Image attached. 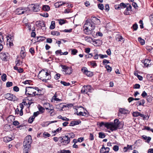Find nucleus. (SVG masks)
I'll use <instances>...</instances> for the list:
<instances>
[{
    "mask_svg": "<svg viewBox=\"0 0 153 153\" xmlns=\"http://www.w3.org/2000/svg\"><path fill=\"white\" fill-rule=\"evenodd\" d=\"M114 123H104L103 122H101L100 124V126H102L103 125H104L105 127H106L107 128L113 131L114 130H116L118 128L120 127V125H122V123H121L119 122V120L117 119H115L114 120Z\"/></svg>",
    "mask_w": 153,
    "mask_h": 153,
    "instance_id": "nucleus-1",
    "label": "nucleus"
},
{
    "mask_svg": "<svg viewBox=\"0 0 153 153\" xmlns=\"http://www.w3.org/2000/svg\"><path fill=\"white\" fill-rule=\"evenodd\" d=\"M95 26L94 24H93L91 22H89L88 21H87L86 23L84 25L83 30L84 33L86 34L93 35L94 34V30Z\"/></svg>",
    "mask_w": 153,
    "mask_h": 153,
    "instance_id": "nucleus-2",
    "label": "nucleus"
},
{
    "mask_svg": "<svg viewBox=\"0 0 153 153\" xmlns=\"http://www.w3.org/2000/svg\"><path fill=\"white\" fill-rule=\"evenodd\" d=\"M31 137L30 135L26 136L23 143L24 153H28L30 150V144L32 142Z\"/></svg>",
    "mask_w": 153,
    "mask_h": 153,
    "instance_id": "nucleus-3",
    "label": "nucleus"
},
{
    "mask_svg": "<svg viewBox=\"0 0 153 153\" xmlns=\"http://www.w3.org/2000/svg\"><path fill=\"white\" fill-rule=\"evenodd\" d=\"M41 91L37 88H35L31 87H27L26 88L25 94L32 96L38 95L40 94L39 91Z\"/></svg>",
    "mask_w": 153,
    "mask_h": 153,
    "instance_id": "nucleus-4",
    "label": "nucleus"
},
{
    "mask_svg": "<svg viewBox=\"0 0 153 153\" xmlns=\"http://www.w3.org/2000/svg\"><path fill=\"white\" fill-rule=\"evenodd\" d=\"M38 77L39 79L45 82H47V80L51 78L50 73L46 72L44 70L40 72Z\"/></svg>",
    "mask_w": 153,
    "mask_h": 153,
    "instance_id": "nucleus-5",
    "label": "nucleus"
},
{
    "mask_svg": "<svg viewBox=\"0 0 153 153\" xmlns=\"http://www.w3.org/2000/svg\"><path fill=\"white\" fill-rule=\"evenodd\" d=\"M61 66L64 74L70 75L72 73V69L71 67L63 65H61Z\"/></svg>",
    "mask_w": 153,
    "mask_h": 153,
    "instance_id": "nucleus-6",
    "label": "nucleus"
},
{
    "mask_svg": "<svg viewBox=\"0 0 153 153\" xmlns=\"http://www.w3.org/2000/svg\"><path fill=\"white\" fill-rule=\"evenodd\" d=\"M93 89L90 85H84L82 88L81 90V93L83 94H87L88 92H91Z\"/></svg>",
    "mask_w": 153,
    "mask_h": 153,
    "instance_id": "nucleus-7",
    "label": "nucleus"
},
{
    "mask_svg": "<svg viewBox=\"0 0 153 153\" xmlns=\"http://www.w3.org/2000/svg\"><path fill=\"white\" fill-rule=\"evenodd\" d=\"M5 98L9 100L15 101L17 100V98L13 94L7 93L4 95Z\"/></svg>",
    "mask_w": 153,
    "mask_h": 153,
    "instance_id": "nucleus-8",
    "label": "nucleus"
},
{
    "mask_svg": "<svg viewBox=\"0 0 153 153\" xmlns=\"http://www.w3.org/2000/svg\"><path fill=\"white\" fill-rule=\"evenodd\" d=\"M60 138H61V140H62L61 142L63 143L65 145L68 144L70 141V139L68 137V136H67L66 135L61 137Z\"/></svg>",
    "mask_w": 153,
    "mask_h": 153,
    "instance_id": "nucleus-9",
    "label": "nucleus"
},
{
    "mask_svg": "<svg viewBox=\"0 0 153 153\" xmlns=\"http://www.w3.org/2000/svg\"><path fill=\"white\" fill-rule=\"evenodd\" d=\"M27 11L26 8L23 7H20L17 8L16 12L18 15H21L24 14Z\"/></svg>",
    "mask_w": 153,
    "mask_h": 153,
    "instance_id": "nucleus-10",
    "label": "nucleus"
},
{
    "mask_svg": "<svg viewBox=\"0 0 153 153\" xmlns=\"http://www.w3.org/2000/svg\"><path fill=\"white\" fill-rule=\"evenodd\" d=\"M30 7L34 12H38L40 10L39 5L38 4H31L30 5Z\"/></svg>",
    "mask_w": 153,
    "mask_h": 153,
    "instance_id": "nucleus-11",
    "label": "nucleus"
},
{
    "mask_svg": "<svg viewBox=\"0 0 153 153\" xmlns=\"http://www.w3.org/2000/svg\"><path fill=\"white\" fill-rule=\"evenodd\" d=\"M91 22L95 25L96 24H100V21L99 19L95 17H92L91 19Z\"/></svg>",
    "mask_w": 153,
    "mask_h": 153,
    "instance_id": "nucleus-12",
    "label": "nucleus"
},
{
    "mask_svg": "<svg viewBox=\"0 0 153 153\" xmlns=\"http://www.w3.org/2000/svg\"><path fill=\"white\" fill-rule=\"evenodd\" d=\"M82 71L87 76H90L92 75V72L88 71L85 67H83L82 69Z\"/></svg>",
    "mask_w": 153,
    "mask_h": 153,
    "instance_id": "nucleus-13",
    "label": "nucleus"
},
{
    "mask_svg": "<svg viewBox=\"0 0 153 153\" xmlns=\"http://www.w3.org/2000/svg\"><path fill=\"white\" fill-rule=\"evenodd\" d=\"M50 111H48V112L50 113V115L51 116H53L55 114V112L54 110V108L52 105L50 104V106L49 107V109Z\"/></svg>",
    "mask_w": 153,
    "mask_h": 153,
    "instance_id": "nucleus-14",
    "label": "nucleus"
},
{
    "mask_svg": "<svg viewBox=\"0 0 153 153\" xmlns=\"http://www.w3.org/2000/svg\"><path fill=\"white\" fill-rule=\"evenodd\" d=\"M126 8V9L124 11V14L126 15H129L131 12L132 7L129 4Z\"/></svg>",
    "mask_w": 153,
    "mask_h": 153,
    "instance_id": "nucleus-15",
    "label": "nucleus"
},
{
    "mask_svg": "<svg viewBox=\"0 0 153 153\" xmlns=\"http://www.w3.org/2000/svg\"><path fill=\"white\" fill-rule=\"evenodd\" d=\"M81 121L80 120H74L71 122L70 123V126H74L77 125L81 123Z\"/></svg>",
    "mask_w": 153,
    "mask_h": 153,
    "instance_id": "nucleus-16",
    "label": "nucleus"
},
{
    "mask_svg": "<svg viewBox=\"0 0 153 153\" xmlns=\"http://www.w3.org/2000/svg\"><path fill=\"white\" fill-rule=\"evenodd\" d=\"M151 60L146 59L145 60L142 61V62L144 63L145 66L148 67L151 64Z\"/></svg>",
    "mask_w": 153,
    "mask_h": 153,
    "instance_id": "nucleus-17",
    "label": "nucleus"
},
{
    "mask_svg": "<svg viewBox=\"0 0 153 153\" xmlns=\"http://www.w3.org/2000/svg\"><path fill=\"white\" fill-rule=\"evenodd\" d=\"M142 138L144 140H146V142H147L148 143L151 140V138L149 137H147L145 135H143L142 136Z\"/></svg>",
    "mask_w": 153,
    "mask_h": 153,
    "instance_id": "nucleus-18",
    "label": "nucleus"
},
{
    "mask_svg": "<svg viewBox=\"0 0 153 153\" xmlns=\"http://www.w3.org/2000/svg\"><path fill=\"white\" fill-rule=\"evenodd\" d=\"M25 49L24 48H22L20 52V56L23 59L25 56L26 54L24 51Z\"/></svg>",
    "mask_w": 153,
    "mask_h": 153,
    "instance_id": "nucleus-19",
    "label": "nucleus"
},
{
    "mask_svg": "<svg viewBox=\"0 0 153 153\" xmlns=\"http://www.w3.org/2000/svg\"><path fill=\"white\" fill-rule=\"evenodd\" d=\"M13 137L6 136L4 137V140L5 142L7 143L13 140Z\"/></svg>",
    "mask_w": 153,
    "mask_h": 153,
    "instance_id": "nucleus-20",
    "label": "nucleus"
},
{
    "mask_svg": "<svg viewBox=\"0 0 153 153\" xmlns=\"http://www.w3.org/2000/svg\"><path fill=\"white\" fill-rule=\"evenodd\" d=\"M15 63H16V65L15 66L17 67L18 66L22 65L23 63V61H20L18 59H16L15 61Z\"/></svg>",
    "mask_w": 153,
    "mask_h": 153,
    "instance_id": "nucleus-21",
    "label": "nucleus"
},
{
    "mask_svg": "<svg viewBox=\"0 0 153 153\" xmlns=\"http://www.w3.org/2000/svg\"><path fill=\"white\" fill-rule=\"evenodd\" d=\"M14 69L15 70L17 71L19 73H22L24 71L23 68H19L16 66H14Z\"/></svg>",
    "mask_w": 153,
    "mask_h": 153,
    "instance_id": "nucleus-22",
    "label": "nucleus"
},
{
    "mask_svg": "<svg viewBox=\"0 0 153 153\" xmlns=\"http://www.w3.org/2000/svg\"><path fill=\"white\" fill-rule=\"evenodd\" d=\"M3 41V36L0 35V52L1 51L3 48V46L2 44H1Z\"/></svg>",
    "mask_w": 153,
    "mask_h": 153,
    "instance_id": "nucleus-23",
    "label": "nucleus"
},
{
    "mask_svg": "<svg viewBox=\"0 0 153 153\" xmlns=\"http://www.w3.org/2000/svg\"><path fill=\"white\" fill-rule=\"evenodd\" d=\"M56 108L59 110H62L65 105L63 104L60 103L56 105Z\"/></svg>",
    "mask_w": 153,
    "mask_h": 153,
    "instance_id": "nucleus-24",
    "label": "nucleus"
},
{
    "mask_svg": "<svg viewBox=\"0 0 153 153\" xmlns=\"http://www.w3.org/2000/svg\"><path fill=\"white\" fill-rule=\"evenodd\" d=\"M116 40L118 41H121L123 39V37L120 36V34L117 35L115 37Z\"/></svg>",
    "mask_w": 153,
    "mask_h": 153,
    "instance_id": "nucleus-25",
    "label": "nucleus"
},
{
    "mask_svg": "<svg viewBox=\"0 0 153 153\" xmlns=\"http://www.w3.org/2000/svg\"><path fill=\"white\" fill-rule=\"evenodd\" d=\"M42 9L44 11H48L50 10V7L48 5H44L42 7Z\"/></svg>",
    "mask_w": 153,
    "mask_h": 153,
    "instance_id": "nucleus-26",
    "label": "nucleus"
},
{
    "mask_svg": "<svg viewBox=\"0 0 153 153\" xmlns=\"http://www.w3.org/2000/svg\"><path fill=\"white\" fill-rule=\"evenodd\" d=\"M2 55L3 56V58L4 60L7 61L9 55L7 53H3Z\"/></svg>",
    "mask_w": 153,
    "mask_h": 153,
    "instance_id": "nucleus-27",
    "label": "nucleus"
},
{
    "mask_svg": "<svg viewBox=\"0 0 153 153\" xmlns=\"http://www.w3.org/2000/svg\"><path fill=\"white\" fill-rule=\"evenodd\" d=\"M119 111L120 113L124 114H126L128 112V111L127 110H126L124 108H120Z\"/></svg>",
    "mask_w": 153,
    "mask_h": 153,
    "instance_id": "nucleus-28",
    "label": "nucleus"
},
{
    "mask_svg": "<svg viewBox=\"0 0 153 153\" xmlns=\"http://www.w3.org/2000/svg\"><path fill=\"white\" fill-rule=\"evenodd\" d=\"M66 135L68 136V137L70 139L71 138H74L75 137V135L73 133H70L66 134Z\"/></svg>",
    "mask_w": 153,
    "mask_h": 153,
    "instance_id": "nucleus-29",
    "label": "nucleus"
},
{
    "mask_svg": "<svg viewBox=\"0 0 153 153\" xmlns=\"http://www.w3.org/2000/svg\"><path fill=\"white\" fill-rule=\"evenodd\" d=\"M55 22L54 21H52L51 23V25L50 27V28L51 29H53L55 27Z\"/></svg>",
    "mask_w": 153,
    "mask_h": 153,
    "instance_id": "nucleus-30",
    "label": "nucleus"
},
{
    "mask_svg": "<svg viewBox=\"0 0 153 153\" xmlns=\"http://www.w3.org/2000/svg\"><path fill=\"white\" fill-rule=\"evenodd\" d=\"M138 41L142 45H144L145 44V41L140 37H139L138 38Z\"/></svg>",
    "mask_w": 153,
    "mask_h": 153,
    "instance_id": "nucleus-31",
    "label": "nucleus"
},
{
    "mask_svg": "<svg viewBox=\"0 0 153 153\" xmlns=\"http://www.w3.org/2000/svg\"><path fill=\"white\" fill-rule=\"evenodd\" d=\"M37 42L42 41L45 39V38L43 36L37 37Z\"/></svg>",
    "mask_w": 153,
    "mask_h": 153,
    "instance_id": "nucleus-32",
    "label": "nucleus"
},
{
    "mask_svg": "<svg viewBox=\"0 0 153 153\" xmlns=\"http://www.w3.org/2000/svg\"><path fill=\"white\" fill-rule=\"evenodd\" d=\"M39 110V112L41 113H42L44 112L45 111V108L42 106L39 105L38 107Z\"/></svg>",
    "mask_w": 153,
    "mask_h": 153,
    "instance_id": "nucleus-33",
    "label": "nucleus"
},
{
    "mask_svg": "<svg viewBox=\"0 0 153 153\" xmlns=\"http://www.w3.org/2000/svg\"><path fill=\"white\" fill-rule=\"evenodd\" d=\"M50 103L48 102H45L43 104V107H45L46 110L49 109Z\"/></svg>",
    "mask_w": 153,
    "mask_h": 153,
    "instance_id": "nucleus-34",
    "label": "nucleus"
},
{
    "mask_svg": "<svg viewBox=\"0 0 153 153\" xmlns=\"http://www.w3.org/2000/svg\"><path fill=\"white\" fill-rule=\"evenodd\" d=\"M66 3L65 2H57L56 3V6H57L58 7H59L60 6H62V5L66 4Z\"/></svg>",
    "mask_w": 153,
    "mask_h": 153,
    "instance_id": "nucleus-35",
    "label": "nucleus"
},
{
    "mask_svg": "<svg viewBox=\"0 0 153 153\" xmlns=\"http://www.w3.org/2000/svg\"><path fill=\"white\" fill-rule=\"evenodd\" d=\"M120 4L121 8H125L129 5L128 4H126L123 3H121Z\"/></svg>",
    "mask_w": 153,
    "mask_h": 153,
    "instance_id": "nucleus-36",
    "label": "nucleus"
},
{
    "mask_svg": "<svg viewBox=\"0 0 153 153\" xmlns=\"http://www.w3.org/2000/svg\"><path fill=\"white\" fill-rule=\"evenodd\" d=\"M1 79L3 81H5L7 79V76L5 74H3L1 76Z\"/></svg>",
    "mask_w": 153,
    "mask_h": 153,
    "instance_id": "nucleus-37",
    "label": "nucleus"
},
{
    "mask_svg": "<svg viewBox=\"0 0 153 153\" xmlns=\"http://www.w3.org/2000/svg\"><path fill=\"white\" fill-rule=\"evenodd\" d=\"M85 40L87 42H91L92 40V39L91 37H89L88 36L85 37Z\"/></svg>",
    "mask_w": 153,
    "mask_h": 153,
    "instance_id": "nucleus-38",
    "label": "nucleus"
},
{
    "mask_svg": "<svg viewBox=\"0 0 153 153\" xmlns=\"http://www.w3.org/2000/svg\"><path fill=\"white\" fill-rule=\"evenodd\" d=\"M58 21H59V24L62 25V24H63L65 23V22L66 21V20H65L64 19H60L58 20Z\"/></svg>",
    "mask_w": 153,
    "mask_h": 153,
    "instance_id": "nucleus-39",
    "label": "nucleus"
},
{
    "mask_svg": "<svg viewBox=\"0 0 153 153\" xmlns=\"http://www.w3.org/2000/svg\"><path fill=\"white\" fill-rule=\"evenodd\" d=\"M51 34L53 35L58 36L60 35V33L58 31H53L51 32Z\"/></svg>",
    "mask_w": 153,
    "mask_h": 153,
    "instance_id": "nucleus-40",
    "label": "nucleus"
},
{
    "mask_svg": "<svg viewBox=\"0 0 153 153\" xmlns=\"http://www.w3.org/2000/svg\"><path fill=\"white\" fill-rule=\"evenodd\" d=\"M99 137L100 138H103L105 137V135L104 133L100 132L99 133Z\"/></svg>",
    "mask_w": 153,
    "mask_h": 153,
    "instance_id": "nucleus-41",
    "label": "nucleus"
},
{
    "mask_svg": "<svg viewBox=\"0 0 153 153\" xmlns=\"http://www.w3.org/2000/svg\"><path fill=\"white\" fill-rule=\"evenodd\" d=\"M57 95L56 94V93L54 96L53 97L52 99L54 100L58 101L60 100H60L58 98H57Z\"/></svg>",
    "mask_w": 153,
    "mask_h": 153,
    "instance_id": "nucleus-42",
    "label": "nucleus"
},
{
    "mask_svg": "<svg viewBox=\"0 0 153 153\" xmlns=\"http://www.w3.org/2000/svg\"><path fill=\"white\" fill-rule=\"evenodd\" d=\"M35 118V117L33 116H32L31 117H30L28 120L29 123H32L33 121Z\"/></svg>",
    "mask_w": 153,
    "mask_h": 153,
    "instance_id": "nucleus-43",
    "label": "nucleus"
},
{
    "mask_svg": "<svg viewBox=\"0 0 153 153\" xmlns=\"http://www.w3.org/2000/svg\"><path fill=\"white\" fill-rule=\"evenodd\" d=\"M60 83L65 86H69L70 85V84L69 83L66 82L64 81H61L60 82Z\"/></svg>",
    "mask_w": 153,
    "mask_h": 153,
    "instance_id": "nucleus-44",
    "label": "nucleus"
},
{
    "mask_svg": "<svg viewBox=\"0 0 153 153\" xmlns=\"http://www.w3.org/2000/svg\"><path fill=\"white\" fill-rule=\"evenodd\" d=\"M89 64L92 66L94 67L97 66L96 63L93 61H90L89 62Z\"/></svg>",
    "mask_w": 153,
    "mask_h": 153,
    "instance_id": "nucleus-45",
    "label": "nucleus"
},
{
    "mask_svg": "<svg viewBox=\"0 0 153 153\" xmlns=\"http://www.w3.org/2000/svg\"><path fill=\"white\" fill-rule=\"evenodd\" d=\"M140 112H134L132 113V115L133 117H137L140 115Z\"/></svg>",
    "mask_w": 153,
    "mask_h": 153,
    "instance_id": "nucleus-46",
    "label": "nucleus"
},
{
    "mask_svg": "<svg viewBox=\"0 0 153 153\" xmlns=\"http://www.w3.org/2000/svg\"><path fill=\"white\" fill-rule=\"evenodd\" d=\"M106 68L108 72H110L112 70V68L109 65H107L106 66Z\"/></svg>",
    "mask_w": 153,
    "mask_h": 153,
    "instance_id": "nucleus-47",
    "label": "nucleus"
},
{
    "mask_svg": "<svg viewBox=\"0 0 153 153\" xmlns=\"http://www.w3.org/2000/svg\"><path fill=\"white\" fill-rule=\"evenodd\" d=\"M137 103H139L138 105H143L145 103V101L144 100H142L138 101Z\"/></svg>",
    "mask_w": 153,
    "mask_h": 153,
    "instance_id": "nucleus-48",
    "label": "nucleus"
},
{
    "mask_svg": "<svg viewBox=\"0 0 153 153\" xmlns=\"http://www.w3.org/2000/svg\"><path fill=\"white\" fill-rule=\"evenodd\" d=\"M43 136L45 137V138H46L47 137H49L51 135L50 134L48 133H47L46 132H44L43 134Z\"/></svg>",
    "mask_w": 153,
    "mask_h": 153,
    "instance_id": "nucleus-49",
    "label": "nucleus"
},
{
    "mask_svg": "<svg viewBox=\"0 0 153 153\" xmlns=\"http://www.w3.org/2000/svg\"><path fill=\"white\" fill-rule=\"evenodd\" d=\"M98 8L100 10H102L104 9V6L102 4H98Z\"/></svg>",
    "mask_w": 153,
    "mask_h": 153,
    "instance_id": "nucleus-50",
    "label": "nucleus"
},
{
    "mask_svg": "<svg viewBox=\"0 0 153 153\" xmlns=\"http://www.w3.org/2000/svg\"><path fill=\"white\" fill-rule=\"evenodd\" d=\"M77 115H82V116H85L86 115V113L85 112H82L80 111L77 114Z\"/></svg>",
    "mask_w": 153,
    "mask_h": 153,
    "instance_id": "nucleus-51",
    "label": "nucleus"
},
{
    "mask_svg": "<svg viewBox=\"0 0 153 153\" xmlns=\"http://www.w3.org/2000/svg\"><path fill=\"white\" fill-rule=\"evenodd\" d=\"M55 53L57 55H58L59 54H60V55H63V53L61 52V50H57L56 51Z\"/></svg>",
    "mask_w": 153,
    "mask_h": 153,
    "instance_id": "nucleus-52",
    "label": "nucleus"
},
{
    "mask_svg": "<svg viewBox=\"0 0 153 153\" xmlns=\"http://www.w3.org/2000/svg\"><path fill=\"white\" fill-rule=\"evenodd\" d=\"M13 85V83L11 82H7L6 83V86L7 87H9L11 86H12Z\"/></svg>",
    "mask_w": 153,
    "mask_h": 153,
    "instance_id": "nucleus-53",
    "label": "nucleus"
},
{
    "mask_svg": "<svg viewBox=\"0 0 153 153\" xmlns=\"http://www.w3.org/2000/svg\"><path fill=\"white\" fill-rule=\"evenodd\" d=\"M113 149L115 151L117 152L119 150V147L117 145H115L113 147Z\"/></svg>",
    "mask_w": 153,
    "mask_h": 153,
    "instance_id": "nucleus-54",
    "label": "nucleus"
},
{
    "mask_svg": "<svg viewBox=\"0 0 153 153\" xmlns=\"http://www.w3.org/2000/svg\"><path fill=\"white\" fill-rule=\"evenodd\" d=\"M133 29L135 30H137L138 28V25L137 24H134L132 26Z\"/></svg>",
    "mask_w": 153,
    "mask_h": 153,
    "instance_id": "nucleus-55",
    "label": "nucleus"
},
{
    "mask_svg": "<svg viewBox=\"0 0 153 153\" xmlns=\"http://www.w3.org/2000/svg\"><path fill=\"white\" fill-rule=\"evenodd\" d=\"M77 51L76 49H73L71 51V53L73 55H75L77 53Z\"/></svg>",
    "mask_w": 153,
    "mask_h": 153,
    "instance_id": "nucleus-56",
    "label": "nucleus"
},
{
    "mask_svg": "<svg viewBox=\"0 0 153 153\" xmlns=\"http://www.w3.org/2000/svg\"><path fill=\"white\" fill-rule=\"evenodd\" d=\"M146 49L149 52L152 51V48L151 47L149 46H147L146 47Z\"/></svg>",
    "mask_w": 153,
    "mask_h": 153,
    "instance_id": "nucleus-57",
    "label": "nucleus"
},
{
    "mask_svg": "<svg viewBox=\"0 0 153 153\" xmlns=\"http://www.w3.org/2000/svg\"><path fill=\"white\" fill-rule=\"evenodd\" d=\"M41 15L45 17H47L48 16V14L47 13H42L41 14Z\"/></svg>",
    "mask_w": 153,
    "mask_h": 153,
    "instance_id": "nucleus-58",
    "label": "nucleus"
},
{
    "mask_svg": "<svg viewBox=\"0 0 153 153\" xmlns=\"http://www.w3.org/2000/svg\"><path fill=\"white\" fill-rule=\"evenodd\" d=\"M99 56L101 58H106L108 57V56L107 55H102L101 54H99Z\"/></svg>",
    "mask_w": 153,
    "mask_h": 153,
    "instance_id": "nucleus-59",
    "label": "nucleus"
},
{
    "mask_svg": "<svg viewBox=\"0 0 153 153\" xmlns=\"http://www.w3.org/2000/svg\"><path fill=\"white\" fill-rule=\"evenodd\" d=\"M13 90L16 92H18L19 91V88L17 86H15L13 88Z\"/></svg>",
    "mask_w": 153,
    "mask_h": 153,
    "instance_id": "nucleus-60",
    "label": "nucleus"
},
{
    "mask_svg": "<svg viewBox=\"0 0 153 153\" xmlns=\"http://www.w3.org/2000/svg\"><path fill=\"white\" fill-rule=\"evenodd\" d=\"M89 139L90 140H92L94 139V135L91 133H90V134Z\"/></svg>",
    "mask_w": 153,
    "mask_h": 153,
    "instance_id": "nucleus-61",
    "label": "nucleus"
},
{
    "mask_svg": "<svg viewBox=\"0 0 153 153\" xmlns=\"http://www.w3.org/2000/svg\"><path fill=\"white\" fill-rule=\"evenodd\" d=\"M140 85L139 84H136L134 86V88L135 89L139 88Z\"/></svg>",
    "mask_w": 153,
    "mask_h": 153,
    "instance_id": "nucleus-62",
    "label": "nucleus"
},
{
    "mask_svg": "<svg viewBox=\"0 0 153 153\" xmlns=\"http://www.w3.org/2000/svg\"><path fill=\"white\" fill-rule=\"evenodd\" d=\"M60 75L59 74H56L54 76V78L56 79H58L60 77Z\"/></svg>",
    "mask_w": 153,
    "mask_h": 153,
    "instance_id": "nucleus-63",
    "label": "nucleus"
},
{
    "mask_svg": "<svg viewBox=\"0 0 153 153\" xmlns=\"http://www.w3.org/2000/svg\"><path fill=\"white\" fill-rule=\"evenodd\" d=\"M62 152V153H70L71 152L69 150H63L61 151Z\"/></svg>",
    "mask_w": 153,
    "mask_h": 153,
    "instance_id": "nucleus-64",
    "label": "nucleus"
}]
</instances>
